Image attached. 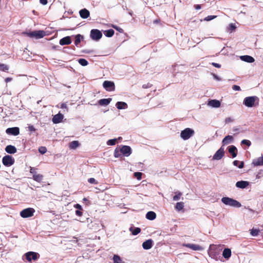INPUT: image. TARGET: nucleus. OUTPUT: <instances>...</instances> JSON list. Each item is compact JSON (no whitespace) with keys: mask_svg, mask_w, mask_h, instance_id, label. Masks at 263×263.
I'll return each instance as SVG.
<instances>
[{"mask_svg":"<svg viewBox=\"0 0 263 263\" xmlns=\"http://www.w3.org/2000/svg\"><path fill=\"white\" fill-rule=\"evenodd\" d=\"M221 202L226 205L232 207L240 208L241 203L238 201L228 197H224L221 198Z\"/></svg>","mask_w":263,"mask_h":263,"instance_id":"1","label":"nucleus"},{"mask_svg":"<svg viewBox=\"0 0 263 263\" xmlns=\"http://www.w3.org/2000/svg\"><path fill=\"white\" fill-rule=\"evenodd\" d=\"M24 34L29 37H35L37 39H41L46 35L45 32L43 30H37L30 32H25Z\"/></svg>","mask_w":263,"mask_h":263,"instance_id":"2","label":"nucleus"},{"mask_svg":"<svg viewBox=\"0 0 263 263\" xmlns=\"http://www.w3.org/2000/svg\"><path fill=\"white\" fill-rule=\"evenodd\" d=\"M194 134V130L190 128H186L182 130L180 133L181 138L186 140L190 139Z\"/></svg>","mask_w":263,"mask_h":263,"instance_id":"3","label":"nucleus"},{"mask_svg":"<svg viewBox=\"0 0 263 263\" xmlns=\"http://www.w3.org/2000/svg\"><path fill=\"white\" fill-rule=\"evenodd\" d=\"M35 212V210L31 208H26L22 210L20 215L23 218H28L32 216Z\"/></svg>","mask_w":263,"mask_h":263,"instance_id":"4","label":"nucleus"},{"mask_svg":"<svg viewBox=\"0 0 263 263\" xmlns=\"http://www.w3.org/2000/svg\"><path fill=\"white\" fill-rule=\"evenodd\" d=\"M257 99V97L256 96L248 97L244 99L243 103L246 106L252 107Z\"/></svg>","mask_w":263,"mask_h":263,"instance_id":"5","label":"nucleus"},{"mask_svg":"<svg viewBox=\"0 0 263 263\" xmlns=\"http://www.w3.org/2000/svg\"><path fill=\"white\" fill-rule=\"evenodd\" d=\"M90 36L93 40L98 41L102 37V34L98 29H92L90 31Z\"/></svg>","mask_w":263,"mask_h":263,"instance_id":"6","label":"nucleus"},{"mask_svg":"<svg viewBox=\"0 0 263 263\" xmlns=\"http://www.w3.org/2000/svg\"><path fill=\"white\" fill-rule=\"evenodd\" d=\"M3 163L4 165L10 166L14 163V159L10 155H6L3 158Z\"/></svg>","mask_w":263,"mask_h":263,"instance_id":"7","label":"nucleus"},{"mask_svg":"<svg viewBox=\"0 0 263 263\" xmlns=\"http://www.w3.org/2000/svg\"><path fill=\"white\" fill-rule=\"evenodd\" d=\"M103 86L108 91H114L115 89V84L112 81H105L103 83Z\"/></svg>","mask_w":263,"mask_h":263,"instance_id":"8","label":"nucleus"},{"mask_svg":"<svg viewBox=\"0 0 263 263\" xmlns=\"http://www.w3.org/2000/svg\"><path fill=\"white\" fill-rule=\"evenodd\" d=\"M224 149L223 146H221L213 156V160H220L224 156Z\"/></svg>","mask_w":263,"mask_h":263,"instance_id":"9","label":"nucleus"},{"mask_svg":"<svg viewBox=\"0 0 263 263\" xmlns=\"http://www.w3.org/2000/svg\"><path fill=\"white\" fill-rule=\"evenodd\" d=\"M121 154L125 157H128L132 153V149L130 146L123 145L120 148Z\"/></svg>","mask_w":263,"mask_h":263,"instance_id":"10","label":"nucleus"},{"mask_svg":"<svg viewBox=\"0 0 263 263\" xmlns=\"http://www.w3.org/2000/svg\"><path fill=\"white\" fill-rule=\"evenodd\" d=\"M183 247H185L187 248H189L193 250L194 251H202L203 250L204 248L202 247L201 246L196 245V244H193V243H183L182 245Z\"/></svg>","mask_w":263,"mask_h":263,"instance_id":"11","label":"nucleus"},{"mask_svg":"<svg viewBox=\"0 0 263 263\" xmlns=\"http://www.w3.org/2000/svg\"><path fill=\"white\" fill-rule=\"evenodd\" d=\"M6 133L8 135L17 136L20 134V129L17 127L8 128Z\"/></svg>","mask_w":263,"mask_h":263,"instance_id":"12","label":"nucleus"},{"mask_svg":"<svg viewBox=\"0 0 263 263\" xmlns=\"http://www.w3.org/2000/svg\"><path fill=\"white\" fill-rule=\"evenodd\" d=\"M39 254L34 252H29L25 254L26 259L28 261H31L32 259L35 260L37 259Z\"/></svg>","mask_w":263,"mask_h":263,"instance_id":"13","label":"nucleus"},{"mask_svg":"<svg viewBox=\"0 0 263 263\" xmlns=\"http://www.w3.org/2000/svg\"><path fill=\"white\" fill-rule=\"evenodd\" d=\"M64 118V115L59 112L58 114L54 115L52 118V122L54 124H58L61 123Z\"/></svg>","mask_w":263,"mask_h":263,"instance_id":"14","label":"nucleus"},{"mask_svg":"<svg viewBox=\"0 0 263 263\" xmlns=\"http://www.w3.org/2000/svg\"><path fill=\"white\" fill-rule=\"evenodd\" d=\"M208 105L213 108H218L220 106V102L217 100H211L208 102Z\"/></svg>","mask_w":263,"mask_h":263,"instance_id":"15","label":"nucleus"},{"mask_svg":"<svg viewBox=\"0 0 263 263\" xmlns=\"http://www.w3.org/2000/svg\"><path fill=\"white\" fill-rule=\"evenodd\" d=\"M252 164L254 166L263 165V156L253 159Z\"/></svg>","mask_w":263,"mask_h":263,"instance_id":"16","label":"nucleus"},{"mask_svg":"<svg viewBox=\"0 0 263 263\" xmlns=\"http://www.w3.org/2000/svg\"><path fill=\"white\" fill-rule=\"evenodd\" d=\"M233 137L232 136L228 135L226 136L222 141L223 145L229 144L233 142Z\"/></svg>","mask_w":263,"mask_h":263,"instance_id":"17","label":"nucleus"},{"mask_svg":"<svg viewBox=\"0 0 263 263\" xmlns=\"http://www.w3.org/2000/svg\"><path fill=\"white\" fill-rule=\"evenodd\" d=\"M249 184V182L247 181H237L236 183V186L239 189H245L246 188Z\"/></svg>","mask_w":263,"mask_h":263,"instance_id":"18","label":"nucleus"},{"mask_svg":"<svg viewBox=\"0 0 263 263\" xmlns=\"http://www.w3.org/2000/svg\"><path fill=\"white\" fill-rule=\"evenodd\" d=\"M153 246V240L152 239H148L142 243V247L144 249L148 250L150 249Z\"/></svg>","mask_w":263,"mask_h":263,"instance_id":"19","label":"nucleus"},{"mask_svg":"<svg viewBox=\"0 0 263 263\" xmlns=\"http://www.w3.org/2000/svg\"><path fill=\"white\" fill-rule=\"evenodd\" d=\"M116 106L118 109H125L128 108V105L124 102L119 101L116 104Z\"/></svg>","mask_w":263,"mask_h":263,"instance_id":"20","label":"nucleus"},{"mask_svg":"<svg viewBox=\"0 0 263 263\" xmlns=\"http://www.w3.org/2000/svg\"><path fill=\"white\" fill-rule=\"evenodd\" d=\"M80 16L83 18H87L89 16V11L86 9H83L79 11Z\"/></svg>","mask_w":263,"mask_h":263,"instance_id":"21","label":"nucleus"},{"mask_svg":"<svg viewBox=\"0 0 263 263\" xmlns=\"http://www.w3.org/2000/svg\"><path fill=\"white\" fill-rule=\"evenodd\" d=\"M232 254V252L230 249L229 248H226L223 250L222 252V256L223 257L226 259H228L230 258Z\"/></svg>","mask_w":263,"mask_h":263,"instance_id":"22","label":"nucleus"},{"mask_svg":"<svg viewBox=\"0 0 263 263\" xmlns=\"http://www.w3.org/2000/svg\"><path fill=\"white\" fill-rule=\"evenodd\" d=\"M229 152L232 155L233 158H235L237 156V148L234 145H231L228 147Z\"/></svg>","mask_w":263,"mask_h":263,"instance_id":"23","label":"nucleus"},{"mask_svg":"<svg viewBox=\"0 0 263 263\" xmlns=\"http://www.w3.org/2000/svg\"><path fill=\"white\" fill-rule=\"evenodd\" d=\"M240 59L241 60L248 62V63H253L254 61V59L250 55H241L240 57Z\"/></svg>","mask_w":263,"mask_h":263,"instance_id":"24","label":"nucleus"},{"mask_svg":"<svg viewBox=\"0 0 263 263\" xmlns=\"http://www.w3.org/2000/svg\"><path fill=\"white\" fill-rule=\"evenodd\" d=\"M5 151L7 153L12 154L15 153L17 150L15 146L9 145L6 147Z\"/></svg>","mask_w":263,"mask_h":263,"instance_id":"25","label":"nucleus"},{"mask_svg":"<svg viewBox=\"0 0 263 263\" xmlns=\"http://www.w3.org/2000/svg\"><path fill=\"white\" fill-rule=\"evenodd\" d=\"M71 42L70 37L68 36L61 39L60 44L61 45H69Z\"/></svg>","mask_w":263,"mask_h":263,"instance_id":"26","label":"nucleus"},{"mask_svg":"<svg viewBox=\"0 0 263 263\" xmlns=\"http://www.w3.org/2000/svg\"><path fill=\"white\" fill-rule=\"evenodd\" d=\"M111 100V98L102 99L99 100L98 103L101 106H106L110 103Z\"/></svg>","mask_w":263,"mask_h":263,"instance_id":"27","label":"nucleus"},{"mask_svg":"<svg viewBox=\"0 0 263 263\" xmlns=\"http://www.w3.org/2000/svg\"><path fill=\"white\" fill-rule=\"evenodd\" d=\"M156 217V214L154 212L149 211L146 214V218L150 220H154Z\"/></svg>","mask_w":263,"mask_h":263,"instance_id":"28","label":"nucleus"},{"mask_svg":"<svg viewBox=\"0 0 263 263\" xmlns=\"http://www.w3.org/2000/svg\"><path fill=\"white\" fill-rule=\"evenodd\" d=\"M33 179L34 180L40 182L42 181L43 179V176L41 174H34L33 175Z\"/></svg>","mask_w":263,"mask_h":263,"instance_id":"29","label":"nucleus"},{"mask_svg":"<svg viewBox=\"0 0 263 263\" xmlns=\"http://www.w3.org/2000/svg\"><path fill=\"white\" fill-rule=\"evenodd\" d=\"M79 146V143L78 141H73L70 142L69 144V147L70 149H76Z\"/></svg>","mask_w":263,"mask_h":263,"instance_id":"30","label":"nucleus"},{"mask_svg":"<svg viewBox=\"0 0 263 263\" xmlns=\"http://www.w3.org/2000/svg\"><path fill=\"white\" fill-rule=\"evenodd\" d=\"M115 31L114 30L110 29L104 31V34L106 36L110 37L114 34Z\"/></svg>","mask_w":263,"mask_h":263,"instance_id":"31","label":"nucleus"},{"mask_svg":"<svg viewBox=\"0 0 263 263\" xmlns=\"http://www.w3.org/2000/svg\"><path fill=\"white\" fill-rule=\"evenodd\" d=\"M129 231L132 233L133 235H136L140 232L141 229L139 228H136L134 229L133 227H130L129 228Z\"/></svg>","mask_w":263,"mask_h":263,"instance_id":"32","label":"nucleus"},{"mask_svg":"<svg viewBox=\"0 0 263 263\" xmlns=\"http://www.w3.org/2000/svg\"><path fill=\"white\" fill-rule=\"evenodd\" d=\"M184 208V203L183 202H177L175 206L176 210L179 211L182 210Z\"/></svg>","mask_w":263,"mask_h":263,"instance_id":"33","label":"nucleus"},{"mask_svg":"<svg viewBox=\"0 0 263 263\" xmlns=\"http://www.w3.org/2000/svg\"><path fill=\"white\" fill-rule=\"evenodd\" d=\"M114 263H123L121 257L118 255H114L113 256Z\"/></svg>","mask_w":263,"mask_h":263,"instance_id":"34","label":"nucleus"},{"mask_svg":"<svg viewBox=\"0 0 263 263\" xmlns=\"http://www.w3.org/2000/svg\"><path fill=\"white\" fill-rule=\"evenodd\" d=\"M233 164L235 166H238L239 168H242L243 167L244 163L243 162H239L238 160H235L233 162Z\"/></svg>","mask_w":263,"mask_h":263,"instance_id":"35","label":"nucleus"},{"mask_svg":"<svg viewBox=\"0 0 263 263\" xmlns=\"http://www.w3.org/2000/svg\"><path fill=\"white\" fill-rule=\"evenodd\" d=\"M74 44L77 46L81 42V40L83 38V36L80 34H77L76 37Z\"/></svg>","mask_w":263,"mask_h":263,"instance_id":"36","label":"nucleus"},{"mask_svg":"<svg viewBox=\"0 0 263 263\" xmlns=\"http://www.w3.org/2000/svg\"><path fill=\"white\" fill-rule=\"evenodd\" d=\"M79 63L83 66H85L88 65V62L84 59H80L78 60Z\"/></svg>","mask_w":263,"mask_h":263,"instance_id":"37","label":"nucleus"},{"mask_svg":"<svg viewBox=\"0 0 263 263\" xmlns=\"http://www.w3.org/2000/svg\"><path fill=\"white\" fill-rule=\"evenodd\" d=\"M9 70V66L7 65L0 63V70L7 71Z\"/></svg>","mask_w":263,"mask_h":263,"instance_id":"38","label":"nucleus"},{"mask_svg":"<svg viewBox=\"0 0 263 263\" xmlns=\"http://www.w3.org/2000/svg\"><path fill=\"white\" fill-rule=\"evenodd\" d=\"M121 156V153L120 151V148H116L114 151V157L115 158H119Z\"/></svg>","mask_w":263,"mask_h":263,"instance_id":"39","label":"nucleus"},{"mask_svg":"<svg viewBox=\"0 0 263 263\" xmlns=\"http://www.w3.org/2000/svg\"><path fill=\"white\" fill-rule=\"evenodd\" d=\"M259 232L258 229H253L250 231V234L253 236H256L258 235Z\"/></svg>","mask_w":263,"mask_h":263,"instance_id":"40","label":"nucleus"},{"mask_svg":"<svg viewBox=\"0 0 263 263\" xmlns=\"http://www.w3.org/2000/svg\"><path fill=\"white\" fill-rule=\"evenodd\" d=\"M117 141V139H110L107 141V144L108 145H114L116 144V143Z\"/></svg>","mask_w":263,"mask_h":263,"instance_id":"41","label":"nucleus"},{"mask_svg":"<svg viewBox=\"0 0 263 263\" xmlns=\"http://www.w3.org/2000/svg\"><path fill=\"white\" fill-rule=\"evenodd\" d=\"M241 144H245L247 145L248 146H250L251 145V141L248 140H242L241 142Z\"/></svg>","mask_w":263,"mask_h":263,"instance_id":"42","label":"nucleus"},{"mask_svg":"<svg viewBox=\"0 0 263 263\" xmlns=\"http://www.w3.org/2000/svg\"><path fill=\"white\" fill-rule=\"evenodd\" d=\"M39 151L41 154H44L47 152V148L44 146H41L39 148Z\"/></svg>","mask_w":263,"mask_h":263,"instance_id":"43","label":"nucleus"},{"mask_svg":"<svg viewBox=\"0 0 263 263\" xmlns=\"http://www.w3.org/2000/svg\"><path fill=\"white\" fill-rule=\"evenodd\" d=\"M181 194H182L180 192L178 193L176 195H175L173 197V200L174 201L179 200L180 199V196H181Z\"/></svg>","mask_w":263,"mask_h":263,"instance_id":"44","label":"nucleus"},{"mask_svg":"<svg viewBox=\"0 0 263 263\" xmlns=\"http://www.w3.org/2000/svg\"><path fill=\"white\" fill-rule=\"evenodd\" d=\"M217 16L216 15H208V16L205 17L204 20L206 21H210L214 19Z\"/></svg>","mask_w":263,"mask_h":263,"instance_id":"45","label":"nucleus"},{"mask_svg":"<svg viewBox=\"0 0 263 263\" xmlns=\"http://www.w3.org/2000/svg\"><path fill=\"white\" fill-rule=\"evenodd\" d=\"M142 173L140 172H136L134 173V176L137 178L138 180L141 179Z\"/></svg>","mask_w":263,"mask_h":263,"instance_id":"46","label":"nucleus"},{"mask_svg":"<svg viewBox=\"0 0 263 263\" xmlns=\"http://www.w3.org/2000/svg\"><path fill=\"white\" fill-rule=\"evenodd\" d=\"M88 182L91 184H96L98 183L97 181L93 178H91L88 179Z\"/></svg>","mask_w":263,"mask_h":263,"instance_id":"47","label":"nucleus"},{"mask_svg":"<svg viewBox=\"0 0 263 263\" xmlns=\"http://www.w3.org/2000/svg\"><path fill=\"white\" fill-rule=\"evenodd\" d=\"M113 27H114L115 29H116L117 30H118L119 32H121V33H122V32H123V30L122 28H120V27H118V26H114H114H113Z\"/></svg>","mask_w":263,"mask_h":263,"instance_id":"48","label":"nucleus"},{"mask_svg":"<svg viewBox=\"0 0 263 263\" xmlns=\"http://www.w3.org/2000/svg\"><path fill=\"white\" fill-rule=\"evenodd\" d=\"M60 108L66 109L67 111L68 110V107L67 106L66 104L64 103L61 104Z\"/></svg>","mask_w":263,"mask_h":263,"instance_id":"49","label":"nucleus"},{"mask_svg":"<svg viewBox=\"0 0 263 263\" xmlns=\"http://www.w3.org/2000/svg\"><path fill=\"white\" fill-rule=\"evenodd\" d=\"M74 207L77 209V210H82V206L79 204H76L74 205Z\"/></svg>","mask_w":263,"mask_h":263,"instance_id":"50","label":"nucleus"},{"mask_svg":"<svg viewBox=\"0 0 263 263\" xmlns=\"http://www.w3.org/2000/svg\"><path fill=\"white\" fill-rule=\"evenodd\" d=\"M232 88L235 91H238L240 90V87L238 85H234Z\"/></svg>","mask_w":263,"mask_h":263,"instance_id":"51","label":"nucleus"},{"mask_svg":"<svg viewBox=\"0 0 263 263\" xmlns=\"http://www.w3.org/2000/svg\"><path fill=\"white\" fill-rule=\"evenodd\" d=\"M212 75L215 80L218 81H221V79L216 74L213 73Z\"/></svg>","mask_w":263,"mask_h":263,"instance_id":"52","label":"nucleus"},{"mask_svg":"<svg viewBox=\"0 0 263 263\" xmlns=\"http://www.w3.org/2000/svg\"><path fill=\"white\" fill-rule=\"evenodd\" d=\"M212 65L214 66L215 67L219 68L221 67V65L216 63H212Z\"/></svg>","mask_w":263,"mask_h":263,"instance_id":"53","label":"nucleus"},{"mask_svg":"<svg viewBox=\"0 0 263 263\" xmlns=\"http://www.w3.org/2000/svg\"><path fill=\"white\" fill-rule=\"evenodd\" d=\"M30 173L32 174L33 175L34 174H36V172H35V168H34V167H30Z\"/></svg>","mask_w":263,"mask_h":263,"instance_id":"54","label":"nucleus"},{"mask_svg":"<svg viewBox=\"0 0 263 263\" xmlns=\"http://www.w3.org/2000/svg\"><path fill=\"white\" fill-rule=\"evenodd\" d=\"M76 214L79 216H81L82 215V212H81V210H76Z\"/></svg>","mask_w":263,"mask_h":263,"instance_id":"55","label":"nucleus"},{"mask_svg":"<svg viewBox=\"0 0 263 263\" xmlns=\"http://www.w3.org/2000/svg\"><path fill=\"white\" fill-rule=\"evenodd\" d=\"M28 128L29 130L31 132H34L35 130V129L33 125L29 126Z\"/></svg>","mask_w":263,"mask_h":263,"instance_id":"56","label":"nucleus"},{"mask_svg":"<svg viewBox=\"0 0 263 263\" xmlns=\"http://www.w3.org/2000/svg\"><path fill=\"white\" fill-rule=\"evenodd\" d=\"M229 27L230 29L231 30H233L236 28L235 26L233 24H230Z\"/></svg>","mask_w":263,"mask_h":263,"instance_id":"57","label":"nucleus"},{"mask_svg":"<svg viewBox=\"0 0 263 263\" xmlns=\"http://www.w3.org/2000/svg\"><path fill=\"white\" fill-rule=\"evenodd\" d=\"M40 3L43 5H45L47 4V0H40Z\"/></svg>","mask_w":263,"mask_h":263,"instance_id":"58","label":"nucleus"},{"mask_svg":"<svg viewBox=\"0 0 263 263\" xmlns=\"http://www.w3.org/2000/svg\"><path fill=\"white\" fill-rule=\"evenodd\" d=\"M151 86V85L150 84H144V85H143L142 87L143 88H147L150 87Z\"/></svg>","mask_w":263,"mask_h":263,"instance_id":"59","label":"nucleus"},{"mask_svg":"<svg viewBox=\"0 0 263 263\" xmlns=\"http://www.w3.org/2000/svg\"><path fill=\"white\" fill-rule=\"evenodd\" d=\"M11 80H12V78H7L6 79H5V82L6 83L10 82Z\"/></svg>","mask_w":263,"mask_h":263,"instance_id":"60","label":"nucleus"},{"mask_svg":"<svg viewBox=\"0 0 263 263\" xmlns=\"http://www.w3.org/2000/svg\"><path fill=\"white\" fill-rule=\"evenodd\" d=\"M195 9L197 10H199L201 9V6L200 5H195Z\"/></svg>","mask_w":263,"mask_h":263,"instance_id":"61","label":"nucleus"},{"mask_svg":"<svg viewBox=\"0 0 263 263\" xmlns=\"http://www.w3.org/2000/svg\"><path fill=\"white\" fill-rule=\"evenodd\" d=\"M232 121V120L231 118H227L226 119V122H231Z\"/></svg>","mask_w":263,"mask_h":263,"instance_id":"62","label":"nucleus"},{"mask_svg":"<svg viewBox=\"0 0 263 263\" xmlns=\"http://www.w3.org/2000/svg\"><path fill=\"white\" fill-rule=\"evenodd\" d=\"M159 22L158 20H156L154 21V23H158Z\"/></svg>","mask_w":263,"mask_h":263,"instance_id":"63","label":"nucleus"},{"mask_svg":"<svg viewBox=\"0 0 263 263\" xmlns=\"http://www.w3.org/2000/svg\"><path fill=\"white\" fill-rule=\"evenodd\" d=\"M129 14L130 15H132V12H129Z\"/></svg>","mask_w":263,"mask_h":263,"instance_id":"64","label":"nucleus"}]
</instances>
